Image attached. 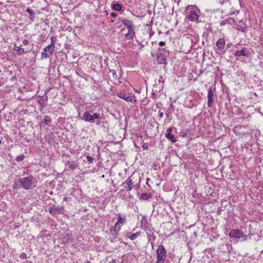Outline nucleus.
Masks as SVG:
<instances>
[{"mask_svg":"<svg viewBox=\"0 0 263 263\" xmlns=\"http://www.w3.org/2000/svg\"><path fill=\"white\" fill-rule=\"evenodd\" d=\"M172 131V127H169L166 130L167 133H171Z\"/></svg>","mask_w":263,"mask_h":263,"instance_id":"36","label":"nucleus"},{"mask_svg":"<svg viewBox=\"0 0 263 263\" xmlns=\"http://www.w3.org/2000/svg\"><path fill=\"white\" fill-rule=\"evenodd\" d=\"M157 261L156 263H164V261L166 256V251L164 247L160 245L157 250Z\"/></svg>","mask_w":263,"mask_h":263,"instance_id":"5","label":"nucleus"},{"mask_svg":"<svg viewBox=\"0 0 263 263\" xmlns=\"http://www.w3.org/2000/svg\"><path fill=\"white\" fill-rule=\"evenodd\" d=\"M20 258H21L22 259H26L27 258V255L26 254H25V253H22L21 255H20Z\"/></svg>","mask_w":263,"mask_h":263,"instance_id":"31","label":"nucleus"},{"mask_svg":"<svg viewBox=\"0 0 263 263\" xmlns=\"http://www.w3.org/2000/svg\"><path fill=\"white\" fill-rule=\"evenodd\" d=\"M51 54H50L49 52H47V51H44L42 53V56L43 58H44L45 59H47L50 58L51 56Z\"/></svg>","mask_w":263,"mask_h":263,"instance_id":"24","label":"nucleus"},{"mask_svg":"<svg viewBox=\"0 0 263 263\" xmlns=\"http://www.w3.org/2000/svg\"><path fill=\"white\" fill-rule=\"evenodd\" d=\"M23 43L24 45H27L29 43V41L25 39L23 40Z\"/></svg>","mask_w":263,"mask_h":263,"instance_id":"32","label":"nucleus"},{"mask_svg":"<svg viewBox=\"0 0 263 263\" xmlns=\"http://www.w3.org/2000/svg\"><path fill=\"white\" fill-rule=\"evenodd\" d=\"M13 51H16L18 55H22L24 52V49L23 48H21L16 45H14L13 47Z\"/></svg>","mask_w":263,"mask_h":263,"instance_id":"18","label":"nucleus"},{"mask_svg":"<svg viewBox=\"0 0 263 263\" xmlns=\"http://www.w3.org/2000/svg\"><path fill=\"white\" fill-rule=\"evenodd\" d=\"M112 263H115V260L112 259Z\"/></svg>","mask_w":263,"mask_h":263,"instance_id":"37","label":"nucleus"},{"mask_svg":"<svg viewBox=\"0 0 263 263\" xmlns=\"http://www.w3.org/2000/svg\"><path fill=\"white\" fill-rule=\"evenodd\" d=\"M214 93H213V91L212 89V88H211L209 90H208V103H207V104H208V106L209 107H211L212 105H213V102L214 101Z\"/></svg>","mask_w":263,"mask_h":263,"instance_id":"9","label":"nucleus"},{"mask_svg":"<svg viewBox=\"0 0 263 263\" xmlns=\"http://www.w3.org/2000/svg\"><path fill=\"white\" fill-rule=\"evenodd\" d=\"M112 8L116 11H120L121 10L122 6L118 3H116L112 5Z\"/></svg>","mask_w":263,"mask_h":263,"instance_id":"22","label":"nucleus"},{"mask_svg":"<svg viewBox=\"0 0 263 263\" xmlns=\"http://www.w3.org/2000/svg\"><path fill=\"white\" fill-rule=\"evenodd\" d=\"M159 45L160 46H163L165 45V43L164 42L161 41L159 43Z\"/></svg>","mask_w":263,"mask_h":263,"instance_id":"34","label":"nucleus"},{"mask_svg":"<svg viewBox=\"0 0 263 263\" xmlns=\"http://www.w3.org/2000/svg\"><path fill=\"white\" fill-rule=\"evenodd\" d=\"M51 122V119L48 116H45L43 122V123L45 124L46 125L48 124Z\"/></svg>","mask_w":263,"mask_h":263,"instance_id":"25","label":"nucleus"},{"mask_svg":"<svg viewBox=\"0 0 263 263\" xmlns=\"http://www.w3.org/2000/svg\"><path fill=\"white\" fill-rule=\"evenodd\" d=\"M145 232L147 236L148 241L151 242L153 246L154 244V241L156 238V237L154 235V229L151 227L147 226L145 229Z\"/></svg>","mask_w":263,"mask_h":263,"instance_id":"7","label":"nucleus"},{"mask_svg":"<svg viewBox=\"0 0 263 263\" xmlns=\"http://www.w3.org/2000/svg\"><path fill=\"white\" fill-rule=\"evenodd\" d=\"M216 46L219 50H222L224 48L225 46V40L223 38H220L216 42Z\"/></svg>","mask_w":263,"mask_h":263,"instance_id":"14","label":"nucleus"},{"mask_svg":"<svg viewBox=\"0 0 263 263\" xmlns=\"http://www.w3.org/2000/svg\"><path fill=\"white\" fill-rule=\"evenodd\" d=\"M49 47V45L48 46H46V47H45V48L44 49V50L45 51H47V52H49L50 54H52L54 47L52 46V47H51V48Z\"/></svg>","mask_w":263,"mask_h":263,"instance_id":"23","label":"nucleus"},{"mask_svg":"<svg viewBox=\"0 0 263 263\" xmlns=\"http://www.w3.org/2000/svg\"><path fill=\"white\" fill-rule=\"evenodd\" d=\"M110 15L113 17H116L117 16V13L115 12H112Z\"/></svg>","mask_w":263,"mask_h":263,"instance_id":"35","label":"nucleus"},{"mask_svg":"<svg viewBox=\"0 0 263 263\" xmlns=\"http://www.w3.org/2000/svg\"><path fill=\"white\" fill-rule=\"evenodd\" d=\"M50 40H51V43L49 45V47H50L51 48V47H52V46H54H54H55L54 43H55V42L56 41V39H55V37L52 36L50 38Z\"/></svg>","mask_w":263,"mask_h":263,"instance_id":"26","label":"nucleus"},{"mask_svg":"<svg viewBox=\"0 0 263 263\" xmlns=\"http://www.w3.org/2000/svg\"><path fill=\"white\" fill-rule=\"evenodd\" d=\"M33 178L32 176L20 178L19 182L23 189L28 190L31 188L33 184Z\"/></svg>","mask_w":263,"mask_h":263,"instance_id":"4","label":"nucleus"},{"mask_svg":"<svg viewBox=\"0 0 263 263\" xmlns=\"http://www.w3.org/2000/svg\"><path fill=\"white\" fill-rule=\"evenodd\" d=\"M66 165L68 167V169H70L71 170H74L77 167V164L74 161H67L66 162Z\"/></svg>","mask_w":263,"mask_h":263,"instance_id":"16","label":"nucleus"},{"mask_svg":"<svg viewBox=\"0 0 263 263\" xmlns=\"http://www.w3.org/2000/svg\"><path fill=\"white\" fill-rule=\"evenodd\" d=\"M63 209L62 207H56V206H52L49 208V212L51 214L54 213L55 214L58 211Z\"/></svg>","mask_w":263,"mask_h":263,"instance_id":"19","label":"nucleus"},{"mask_svg":"<svg viewBox=\"0 0 263 263\" xmlns=\"http://www.w3.org/2000/svg\"><path fill=\"white\" fill-rule=\"evenodd\" d=\"M163 116V112L161 111L160 110L159 111V117L160 118H162Z\"/></svg>","mask_w":263,"mask_h":263,"instance_id":"33","label":"nucleus"},{"mask_svg":"<svg viewBox=\"0 0 263 263\" xmlns=\"http://www.w3.org/2000/svg\"><path fill=\"white\" fill-rule=\"evenodd\" d=\"M117 96L118 97L133 103H135L136 102V100L134 98V96L128 95L123 92H118Z\"/></svg>","mask_w":263,"mask_h":263,"instance_id":"8","label":"nucleus"},{"mask_svg":"<svg viewBox=\"0 0 263 263\" xmlns=\"http://www.w3.org/2000/svg\"><path fill=\"white\" fill-rule=\"evenodd\" d=\"M165 137L167 139L170 140L173 143L176 141V138L171 133H166Z\"/></svg>","mask_w":263,"mask_h":263,"instance_id":"21","label":"nucleus"},{"mask_svg":"<svg viewBox=\"0 0 263 263\" xmlns=\"http://www.w3.org/2000/svg\"><path fill=\"white\" fill-rule=\"evenodd\" d=\"M141 232H136L135 233L132 234L131 233L128 232L126 234V237L128 238L130 240H135L136 238H137L140 235Z\"/></svg>","mask_w":263,"mask_h":263,"instance_id":"15","label":"nucleus"},{"mask_svg":"<svg viewBox=\"0 0 263 263\" xmlns=\"http://www.w3.org/2000/svg\"><path fill=\"white\" fill-rule=\"evenodd\" d=\"M253 53V50L251 48L243 47L240 50L235 51L234 55L237 58H240L241 56L249 58Z\"/></svg>","mask_w":263,"mask_h":263,"instance_id":"3","label":"nucleus"},{"mask_svg":"<svg viewBox=\"0 0 263 263\" xmlns=\"http://www.w3.org/2000/svg\"><path fill=\"white\" fill-rule=\"evenodd\" d=\"M86 159L90 163H92L93 162V159L92 157H91L90 156H86Z\"/></svg>","mask_w":263,"mask_h":263,"instance_id":"30","label":"nucleus"},{"mask_svg":"<svg viewBox=\"0 0 263 263\" xmlns=\"http://www.w3.org/2000/svg\"><path fill=\"white\" fill-rule=\"evenodd\" d=\"M189 19L190 21H197L198 19V15L195 11H192L189 16Z\"/></svg>","mask_w":263,"mask_h":263,"instance_id":"17","label":"nucleus"},{"mask_svg":"<svg viewBox=\"0 0 263 263\" xmlns=\"http://www.w3.org/2000/svg\"><path fill=\"white\" fill-rule=\"evenodd\" d=\"M24 158H25V156L24 155H18V156L16 157V160L17 162H20V161H22L23 160H24Z\"/></svg>","mask_w":263,"mask_h":263,"instance_id":"27","label":"nucleus"},{"mask_svg":"<svg viewBox=\"0 0 263 263\" xmlns=\"http://www.w3.org/2000/svg\"><path fill=\"white\" fill-rule=\"evenodd\" d=\"M149 198V196L146 193L142 194L141 198L143 200H147Z\"/></svg>","mask_w":263,"mask_h":263,"instance_id":"28","label":"nucleus"},{"mask_svg":"<svg viewBox=\"0 0 263 263\" xmlns=\"http://www.w3.org/2000/svg\"><path fill=\"white\" fill-rule=\"evenodd\" d=\"M118 20L119 21V22H121L127 28L128 32L125 35L126 38L128 40H133L134 37L135 36V32L134 31L135 26L133 24V21L126 18H124L122 20H121V18H118Z\"/></svg>","mask_w":263,"mask_h":263,"instance_id":"2","label":"nucleus"},{"mask_svg":"<svg viewBox=\"0 0 263 263\" xmlns=\"http://www.w3.org/2000/svg\"><path fill=\"white\" fill-rule=\"evenodd\" d=\"M120 227H117L115 226L113 230L111 229L110 230V234H111V237L110 239L111 242H115V240L118 234V232L120 230Z\"/></svg>","mask_w":263,"mask_h":263,"instance_id":"11","label":"nucleus"},{"mask_svg":"<svg viewBox=\"0 0 263 263\" xmlns=\"http://www.w3.org/2000/svg\"><path fill=\"white\" fill-rule=\"evenodd\" d=\"M101 111L99 108L96 109L95 110L89 109L84 113L81 119L86 122L94 123L95 120L101 118Z\"/></svg>","mask_w":263,"mask_h":263,"instance_id":"1","label":"nucleus"},{"mask_svg":"<svg viewBox=\"0 0 263 263\" xmlns=\"http://www.w3.org/2000/svg\"><path fill=\"white\" fill-rule=\"evenodd\" d=\"M133 182L130 177H128L125 182L123 183V187L127 191H130L133 187Z\"/></svg>","mask_w":263,"mask_h":263,"instance_id":"12","label":"nucleus"},{"mask_svg":"<svg viewBox=\"0 0 263 263\" xmlns=\"http://www.w3.org/2000/svg\"><path fill=\"white\" fill-rule=\"evenodd\" d=\"M26 11L27 12H28L31 16H33L35 14V13L34 12V11L31 10V9H30L29 8H28L27 9H26Z\"/></svg>","mask_w":263,"mask_h":263,"instance_id":"29","label":"nucleus"},{"mask_svg":"<svg viewBox=\"0 0 263 263\" xmlns=\"http://www.w3.org/2000/svg\"><path fill=\"white\" fill-rule=\"evenodd\" d=\"M109 72L111 74V78L113 80H118L119 78L117 74L116 71L115 70H110Z\"/></svg>","mask_w":263,"mask_h":263,"instance_id":"20","label":"nucleus"},{"mask_svg":"<svg viewBox=\"0 0 263 263\" xmlns=\"http://www.w3.org/2000/svg\"><path fill=\"white\" fill-rule=\"evenodd\" d=\"M229 235L231 237H234L235 238L239 239L244 238V240H246L248 237L247 235H245L242 231L239 229L232 230Z\"/></svg>","mask_w":263,"mask_h":263,"instance_id":"6","label":"nucleus"},{"mask_svg":"<svg viewBox=\"0 0 263 263\" xmlns=\"http://www.w3.org/2000/svg\"><path fill=\"white\" fill-rule=\"evenodd\" d=\"M157 61L160 64H166L165 55L160 53L157 55Z\"/></svg>","mask_w":263,"mask_h":263,"instance_id":"13","label":"nucleus"},{"mask_svg":"<svg viewBox=\"0 0 263 263\" xmlns=\"http://www.w3.org/2000/svg\"><path fill=\"white\" fill-rule=\"evenodd\" d=\"M126 222V217L125 216H122L120 213L118 214V220L116 223H115V226L117 227H120L124 224V223Z\"/></svg>","mask_w":263,"mask_h":263,"instance_id":"10","label":"nucleus"}]
</instances>
